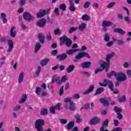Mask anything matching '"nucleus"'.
I'll return each instance as SVG.
<instances>
[{
  "label": "nucleus",
  "instance_id": "1",
  "mask_svg": "<svg viewBox=\"0 0 131 131\" xmlns=\"http://www.w3.org/2000/svg\"><path fill=\"white\" fill-rule=\"evenodd\" d=\"M71 100V97L66 98L64 100V107L65 109H69L71 111H75L76 110V105Z\"/></svg>",
  "mask_w": 131,
  "mask_h": 131
},
{
  "label": "nucleus",
  "instance_id": "2",
  "mask_svg": "<svg viewBox=\"0 0 131 131\" xmlns=\"http://www.w3.org/2000/svg\"><path fill=\"white\" fill-rule=\"evenodd\" d=\"M113 56H114V52L106 55V61L107 62H104L103 64H101L100 66L101 68H103V69H105V72H108L109 66H110V60L112 59Z\"/></svg>",
  "mask_w": 131,
  "mask_h": 131
},
{
  "label": "nucleus",
  "instance_id": "3",
  "mask_svg": "<svg viewBox=\"0 0 131 131\" xmlns=\"http://www.w3.org/2000/svg\"><path fill=\"white\" fill-rule=\"evenodd\" d=\"M59 39L60 40L59 46L61 47L63 45H66L68 48H70V47H71V45H72V40H71V39L67 38V36H64L60 37Z\"/></svg>",
  "mask_w": 131,
  "mask_h": 131
},
{
  "label": "nucleus",
  "instance_id": "4",
  "mask_svg": "<svg viewBox=\"0 0 131 131\" xmlns=\"http://www.w3.org/2000/svg\"><path fill=\"white\" fill-rule=\"evenodd\" d=\"M45 120L38 119L35 122V128L37 129V131H43V128L42 127L45 125Z\"/></svg>",
  "mask_w": 131,
  "mask_h": 131
},
{
  "label": "nucleus",
  "instance_id": "5",
  "mask_svg": "<svg viewBox=\"0 0 131 131\" xmlns=\"http://www.w3.org/2000/svg\"><path fill=\"white\" fill-rule=\"evenodd\" d=\"M113 25V23L112 22L110 21L103 20L102 24L103 31L104 32H107V30H108V27H110V26H112Z\"/></svg>",
  "mask_w": 131,
  "mask_h": 131
},
{
  "label": "nucleus",
  "instance_id": "6",
  "mask_svg": "<svg viewBox=\"0 0 131 131\" xmlns=\"http://www.w3.org/2000/svg\"><path fill=\"white\" fill-rule=\"evenodd\" d=\"M116 79L117 81H125L127 78L126 76H125V74L122 72H119L117 73Z\"/></svg>",
  "mask_w": 131,
  "mask_h": 131
},
{
  "label": "nucleus",
  "instance_id": "7",
  "mask_svg": "<svg viewBox=\"0 0 131 131\" xmlns=\"http://www.w3.org/2000/svg\"><path fill=\"white\" fill-rule=\"evenodd\" d=\"M83 57H86V58H88V59H91V56L89 55V53L86 52H81L78 54V55H76L75 59L76 60H80V59H82Z\"/></svg>",
  "mask_w": 131,
  "mask_h": 131
},
{
  "label": "nucleus",
  "instance_id": "8",
  "mask_svg": "<svg viewBox=\"0 0 131 131\" xmlns=\"http://www.w3.org/2000/svg\"><path fill=\"white\" fill-rule=\"evenodd\" d=\"M23 17L25 20H27V21H33V20H34V17L33 16L31 15L30 13H29L28 12H24Z\"/></svg>",
  "mask_w": 131,
  "mask_h": 131
},
{
  "label": "nucleus",
  "instance_id": "9",
  "mask_svg": "<svg viewBox=\"0 0 131 131\" xmlns=\"http://www.w3.org/2000/svg\"><path fill=\"white\" fill-rule=\"evenodd\" d=\"M47 23V20L45 19H41L38 20L37 23L36 25L38 27L40 28H43L46 26V24Z\"/></svg>",
  "mask_w": 131,
  "mask_h": 131
},
{
  "label": "nucleus",
  "instance_id": "10",
  "mask_svg": "<svg viewBox=\"0 0 131 131\" xmlns=\"http://www.w3.org/2000/svg\"><path fill=\"white\" fill-rule=\"evenodd\" d=\"M103 82L104 83H106V86L108 85L109 89H110V90L113 92V88H114L113 82H112L110 80L107 79H105Z\"/></svg>",
  "mask_w": 131,
  "mask_h": 131
},
{
  "label": "nucleus",
  "instance_id": "11",
  "mask_svg": "<svg viewBox=\"0 0 131 131\" xmlns=\"http://www.w3.org/2000/svg\"><path fill=\"white\" fill-rule=\"evenodd\" d=\"M100 121H101V119L97 117H95L91 120L90 124L95 125V124L100 123Z\"/></svg>",
  "mask_w": 131,
  "mask_h": 131
},
{
  "label": "nucleus",
  "instance_id": "12",
  "mask_svg": "<svg viewBox=\"0 0 131 131\" xmlns=\"http://www.w3.org/2000/svg\"><path fill=\"white\" fill-rule=\"evenodd\" d=\"M68 57L66 53H63L62 54L58 55L56 56V58L58 59L60 61H64Z\"/></svg>",
  "mask_w": 131,
  "mask_h": 131
},
{
  "label": "nucleus",
  "instance_id": "13",
  "mask_svg": "<svg viewBox=\"0 0 131 131\" xmlns=\"http://www.w3.org/2000/svg\"><path fill=\"white\" fill-rule=\"evenodd\" d=\"M13 48H14V42L13 40H9L8 41V49L7 50V52L11 53L13 51Z\"/></svg>",
  "mask_w": 131,
  "mask_h": 131
},
{
  "label": "nucleus",
  "instance_id": "14",
  "mask_svg": "<svg viewBox=\"0 0 131 131\" xmlns=\"http://www.w3.org/2000/svg\"><path fill=\"white\" fill-rule=\"evenodd\" d=\"M79 51V49H70L66 51V54L69 55H73L74 53H76V52H78Z\"/></svg>",
  "mask_w": 131,
  "mask_h": 131
},
{
  "label": "nucleus",
  "instance_id": "15",
  "mask_svg": "<svg viewBox=\"0 0 131 131\" xmlns=\"http://www.w3.org/2000/svg\"><path fill=\"white\" fill-rule=\"evenodd\" d=\"M46 14L47 11L46 10H40V11L36 14L37 18H42V17H43Z\"/></svg>",
  "mask_w": 131,
  "mask_h": 131
},
{
  "label": "nucleus",
  "instance_id": "16",
  "mask_svg": "<svg viewBox=\"0 0 131 131\" xmlns=\"http://www.w3.org/2000/svg\"><path fill=\"white\" fill-rule=\"evenodd\" d=\"M99 101L101 104H103V106L108 107L109 106V101L107 100L106 98H101L99 100Z\"/></svg>",
  "mask_w": 131,
  "mask_h": 131
},
{
  "label": "nucleus",
  "instance_id": "17",
  "mask_svg": "<svg viewBox=\"0 0 131 131\" xmlns=\"http://www.w3.org/2000/svg\"><path fill=\"white\" fill-rule=\"evenodd\" d=\"M82 68L88 69L91 67L92 65V62L90 61L84 62L81 64Z\"/></svg>",
  "mask_w": 131,
  "mask_h": 131
},
{
  "label": "nucleus",
  "instance_id": "18",
  "mask_svg": "<svg viewBox=\"0 0 131 131\" xmlns=\"http://www.w3.org/2000/svg\"><path fill=\"white\" fill-rule=\"evenodd\" d=\"M94 89L95 87L94 86V85H90L89 86V88L86 91L83 92V95H88V94H90V93H92V92H93Z\"/></svg>",
  "mask_w": 131,
  "mask_h": 131
},
{
  "label": "nucleus",
  "instance_id": "19",
  "mask_svg": "<svg viewBox=\"0 0 131 131\" xmlns=\"http://www.w3.org/2000/svg\"><path fill=\"white\" fill-rule=\"evenodd\" d=\"M74 69H75V66L74 64H70L67 69V73H71L72 71H74Z\"/></svg>",
  "mask_w": 131,
  "mask_h": 131
},
{
  "label": "nucleus",
  "instance_id": "20",
  "mask_svg": "<svg viewBox=\"0 0 131 131\" xmlns=\"http://www.w3.org/2000/svg\"><path fill=\"white\" fill-rule=\"evenodd\" d=\"M114 32L120 33V34H122V35H124V34H125V32H124L122 29L118 28L114 29Z\"/></svg>",
  "mask_w": 131,
  "mask_h": 131
},
{
  "label": "nucleus",
  "instance_id": "21",
  "mask_svg": "<svg viewBox=\"0 0 131 131\" xmlns=\"http://www.w3.org/2000/svg\"><path fill=\"white\" fill-rule=\"evenodd\" d=\"M69 10L71 11V12H75L76 10L75 6H74V4L72 2V0H70Z\"/></svg>",
  "mask_w": 131,
  "mask_h": 131
},
{
  "label": "nucleus",
  "instance_id": "22",
  "mask_svg": "<svg viewBox=\"0 0 131 131\" xmlns=\"http://www.w3.org/2000/svg\"><path fill=\"white\" fill-rule=\"evenodd\" d=\"M24 79V72H21L18 76V83H22Z\"/></svg>",
  "mask_w": 131,
  "mask_h": 131
},
{
  "label": "nucleus",
  "instance_id": "23",
  "mask_svg": "<svg viewBox=\"0 0 131 131\" xmlns=\"http://www.w3.org/2000/svg\"><path fill=\"white\" fill-rule=\"evenodd\" d=\"M16 29V27H12L10 30V36L11 37H15L16 36V34L17 32L15 30Z\"/></svg>",
  "mask_w": 131,
  "mask_h": 131
},
{
  "label": "nucleus",
  "instance_id": "24",
  "mask_svg": "<svg viewBox=\"0 0 131 131\" xmlns=\"http://www.w3.org/2000/svg\"><path fill=\"white\" fill-rule=\"evenodd\" d=\"M6 17H7V15H6V13H2L1 14V18L2 19V21L4 24H6V23L8 22V19H7V18H6Z\"/></svg>",
  "mask_w": 131,
  "mask_h": 131
},
{
  "label": "nucleus",
  "instance_id": "25",
  "mask_svg": "<svg viewBox=\"0 0 131 131\" xmlns=\"http://www.w3.org/2000/svg\"><path fill=\"white\" fill-rule=\"evenodd\" d=\"M49 61H50V59L47 58H45L41 61V62H40V65H41V66H46V65H48V63H49Z\"/></svg>",
  "mask_w": 131,
  "mask_h": 131
},
{
  "label": "nucleus",
  "instance_id": "26",
  "mask_svg": "<svg viewBox=\"0 0 131 131\" xmlns=\"http://www.w3.org/2000/svg\"><path fill=\"white\" fill-rule=\"evenodd\" d=\"M40 48H41V45H40V43H37L35 45L34 53H37V52H38V51L40 50Z\"/></svg>",
  "mask_w": 131,
  "mask_h": 131
},
{
  "label": "nucleus",
  "instance_id": "27",
  "mask_svg": "<svg viewBox=\"0 0 131 131\" xmlns=\"http://www.w3.org/2000/svg\"><path fill=\"white\" fill-rule=\"evenodd\" d=\"M38 37L39 38V40L41 43H43L45 42V36L42 34H39L38 35Z\"/></svg>",
  "mask_w": 131,
  "mask_h": 131
},
{
  "label": "nucleus",
  "instance_id": "28",
  "mask_svg": "<svg viewBox=\"0 0 131 131\" xmlns=\"http://www.w3.org/2000/svg\"><path fill=\"white\" fill-rule=\"evenodd\" d=\"M85 27H86V24L85 23H82L79 25L78 29L80 31H83L85 29Z\"/></svg>",
  "mask_w": 131,
  "mask_h": 131
},
{
  "label": "nucleus",
  "instance_id": "29",
  "mask_svg": "<svg viewBox=\"0 0 131 131\" xmlns=\"http://www.w3.org/2000/svg\"><path fill=\"white\" fill-rule=\"evenodd\" d=\"M113 40H114V41H116L117 45H119V46H122V45H124V41L122 40L117 39L115 38L114 37L113 38Z\"/></svg>",
  "mask_w": 131,
  "mask_h": 131
},
{
  "label": "nucleus",
  "instance_id": "30",
  "mask_svg": "<svg viewBox=\"0 0 131 131\" xmlns=\"http://www.w3.org/2000/svg\"><path fill=\"white\" fill-rule=\"evenodd\" d=\"M27 99V95L26 94H24L22 97L20 99V101H19V104H23V103H24V102H25V101H26Z\"/></svg>",
  "mask_w": 131,
  "mask_h": 131
},
{
  "label": "nucleus",
  "instance_id": "31",
  "mask_svg": "<svg viewBox=\"0 0 131 131\" xmlns=\"http://www.w3.org/2000/svg\"><path fill=\"white\" fill-rule=\"evenodd\" d=\"M81 19L84 21H90L91 20V17L87 14H84L81 17Z\"/></svg>",
  "mask_w": 131,
  "mask_h": 131
},
{
  "label": "nucleus",
  "instance_id": "32",
  "mask_svg": "<svg viewBox=\"0 0 131 131\" xmlns=\"http://www.w3.org/2000/svg\"><path fill=\"white\" fill-rule=\"evenodd\" d=\"M74 126V123H73V121L70 122L67 126V129L70 130L71 129V128H72V127H73Z\"/></svg>",
  "mask_w": 131,
  "mask_h": 131
},
{
  "label": "nucleus",
  "instance_id": "33",
  "mask_svg": "<svg viewBox=\"0 0 131 131\" xmlns=\"http://www.w3.org/2000/svg\"><path fill=\"white\" fill-rule=\"evenodd\" d=\"M104 92V88H99L96 90L95 95H100L102 94Z\"/></svg>",
  "mask_w": 131,
  "mask_h": 131
},
{
  "label": "nucleus",
  "instance_id": "34",
  "mask_svg": "<svg viewBox=\"0 0 131 131\" xmlns=\"http://www.w3.org/2000/svg\"><path fill=\"white\" fill-rule=\"evenodd\" d=\"M78 29V28L72 27L69 30V33L70 34H71V33H73V32H74V31H76V30H77Z\"/></svg>",
  "mask_w": 131,
  "mask_h": 131
},
{
  "label": "nucleus",
  "instance_id": "35",
  "mask_svg": "<svg viewBox=\"0 0 131 131\" xmlns=\"http://www.w3.org/2000/svg\"><path fill=\"white\" fill-rule=\"evenodd\" d=\"M116 72H115V71H112L111 73L107 74V77H111V76H115V77H116V75H117Z\"/></svg>",
  "mask_w": 131,
  "mask_h": 131
},
{
  "label": "nucleus",
  "instance_id": "36",
  "mask_svg": "<svg viewBox=\"0 0 131 131\" xmlns=\"http://www.w3.org/2000/svg\"><path fill=\"white\" fill-rule=\"evenodd\" d=\"M41 71V68H40V67H38L37 68V70L35 72V76L37 77H38V76H39V73H40Z\"/></svg>",
  "mask_w": 131,
  "mask_h": 131
},
{
  "label": "nucleus",
  "instance_id": "37",
  "mask_svg": "<svg viewBox=\"0 0 131 131\" xmlns=\"http://www.w3.org/2000/svg\"><path fill=\"white\" fill-rule=\"evenodd\" d=\"M75 117L77 123H80V122H81V118H80V116L79 115H76Z\"/></svg>",
  "mask_w": 131,
  "mask_h": 131
},
{
  "label": "nucleus",
  "instance_id": "38",
  "mask_svg": "<svg viewBox=\"0 0 131 131\" xmlns=\"http://www.w3.org/2000/svg\"><path fill=\"white\" fill-rule=\"evenodd\" d=\"M60 77H57L56 76H54L52 79V83H54L55 81L57 82L58 80H60Z\"/></svg>",
  "mask_w": 131,
  "mask_h": 131
},
{
  "label": "nucleus",
  "instance_id": "39",
  "mask_svg": "<svg viewBox=\"0 0 131 131\" xmlns=\"http://www.w3.org/2000/svg\"><path fill=\"white\" fill-rule=\"evenodd\" d=\"M104 40L105 41H109L110 40V35L108 33H105L104 34Z\"/></svg>",
  "mask_w": 131,
  "mask_h": 131
},
{
  "label": "nucleus",
  "instance_id": "40",
  "mask_svg": "<svg viewBox=\"0 0 131 131\" xmlns=\"http://www.w3.org/2000/svg\"><path fill=\"white\" fill-rule=\"evenodd\" d=\"M108 123H109V121H108V119L105 120L102 123V125L101 127H103V128H105V127L107 126V125H108Z\"/></svg>",
  "mask_w": 131,
  "mask_h": 131
},
{
  "label": "nucleus",
  "instance_id": "41",
  "mask_svg": "<svg viewBox=\"0 0 131 131\" xmlns=\"http://www.w3.org/2000/svg\"><path fill=\"white\" fill-rule=\"evenodd\" d=\"M114 110L116 113H120L122 111L121 108H118L117 106H115Z\"/></svg>",
  "mask_w": 131,
  "mask_h": 131
},
{
  "label": "nucleus",
  "instance_id": "42",
  "mask_svg": "<svg viewBox=\"0 0 131 131\" xmlns=\"http://www.w3.org/2000/svg\"><path fill=\"white\" fill-rule=\"evenodd\" d=\"M126 98L125 96H123L122 97L118 99V102L120 103H122V102H125Z\"/></svg>",
  "mask_w": 131,
  "mask_h": 131
},
{
  "label": "nucleus",
  "instance_id": "43",
  "mask_svg": "<svg viewBox=\"0 0 131 131\" xmlns=\"http://www.w3.org/2000/svg\"><path fill=\"white\" fill-rule=\"evenodd\" d=\"M40 114L41 115H47V114H48V110L46 108L41 110Z\"/></svg>",
  "mask_w": 131,
  "mask_h": 131
},
{
  "label": "nucleus",
  "instance_id": "44",
  "mask_svg": "<svg viewBox=\"0 0 131 131\" xmlns=\"http://www.w3.org/2000/svg\"><path fill=\"white\" fill-rule=\"evenodd\" d=\"M55 110H56V108H54V106H51L50 108V113H51V114H56Z\"/></svg>",
  "mask_w": 131,
  "mask_h": 131
},
{
  "label": "nucleus",
  "instance_id": "45",
  "mask_svg": "<svg viewBox=\"0 0 131 131\" xmlns=\"http://www.w3.org/2000/svg\"><path fill=\"white\" fill-rule=\"evenodd\" d=\"M54 33L55 35H60L61 34V31H60V29H57L54 30Z\"/></svg>",
  "mask_w": 131,
  "mask_h": 131
},
{
  "label": "nucleus",
  "instance_id": "46",
  "mask_svg": "<svg viewBox=\"0 0 131 131\" xmlns=\"http://www.w3.org/2000/svg\"><path fill=\"white\" fill-rule=\"evenodd\" d=\"M59 9L62 11H65L66 10V5L64 4L59 5Z\"/></svg>",
  "mask_w": 131,
  "mask_h": 131
},
{
  "label": "nucleus",
  "instance_id": "47",
  "mask_svg": "<svg viewBox=\"0 0 131 131\" xmlns=\"http://www.w3.org/2000/svg\"><path fill=\"white\" fill-rule=\"evenodd\" d=\"M20 27H21V29H23V30H25V29H27V27L22 21H21Z\"/></svg>",
  "mask_w": 131,
  "mask_h": 131
},
{
  "label": "nucleus",
  "instance_id": "48",
  "mask_svg": "<svg viewBox=\"0 0 131 131\" xmlns=\"http://www.w3.org/2000/svg\"><path fill=\"white\" fill-rule=\"evenodd\" d=\"M40 92H41V88L37 87L36 90V94L38 95L39 96Z\"/></svg>",
  "mask_w": 131,
  "mask_h": 131
},
{
  "label": "nucleus",
  "instance_id": "49",
  "mask_svg": "<svg viewBox=\"0 0 131 131\" xmlns=\"http://www.w3.org/2000/svg\"><path fill=\"white\" fill-rule=\"evenodd\" d=\"M55 109H56V110H60V108L61 107V103H57L55 106H54Z\"/></svg>",
  "mask_w": 131,
  "mask_h": 131
},
{
  "label": "nucleus",
  "instance_id": "50",
  "mask_svg": "<svg viewBox=\"0 0 131 131\" xmlns=\"http://www.w3.org/2000/svg\"><path fill=\"white\" fill-rule=\"evenodd\" d=\"M59 121L61 124H66L67 123V120L63 119H59Z\"/></svg>",
  "mask_w": 131,
  "mask_h": 131
},
{
  "label": "nucleus",
  "instance_id": "51",
  "mask_svg": "<svg viewBox=\"0 0 131 131\" xmlns=\"http://www.w3.org/2000/svg\"><path fill=\"white\" fill-rule=\"evenodd\" d=\"M102 68V69L100 68L96 69L95 71V74H97V73H99V72H101V71H103V70L105 69H103V68Z\"/></svg>",
  "mask_w": 131,
  "mask_h": 131
},
{
  "label": "nucleus",
  "instance_id": "52",
  "mask_svg": "<svg viewBox=\"0 0 131 131\" xmlns=\"http://www.w3.org/2000/svg\"><path fill=\"white\" fill-rule=\"evenodd\" d=\"M26 4V0H20L19 2V6H24Z\"/></svg>",
  "mask_w": 131,
  "mask_h": 131
},
{
  "label": "nucleus",
  "instance_id": "53",
  "mask_svg": "<svg viewBox=\"0 0 131 131\" xmlns=\"http://www.w3.org/2000/svg\"><path fill=\"white\" fill-rule=\"evenodd\" d=\"M79 98H80V97L79 96V94H74L73 96V99H75V100H78Z\"/></svg>",
  "mask_w": 131,
  "mask_h": 131
},
{
  "label": "nucleus",
  "instance_id": "54",
  "mask_svg": "<svg viewBox=\"0 0 131 131\" xmlns=\"http://www.w3.org/2000/svg\"><path fill=\"white\" fill-rule=\"evenodd\" d=\"M64 94V86H62L59 90V96H62Z\"/></svg>",
  "mask_w": 131,
  "mask_h": 131
},
{
  "label": "nucleus",
  "instance_id": "55",
  "mask_svg": "<svg viewBox=\"0 0 131 131\" xmlns=\"http://www.w3.org/2000/svg\"><path fill=\"white\" fill-rule=\"evenodd\" d=\"M66 80H68V78L67 77V76H63L61 78V81L62 82H65Z\"/></svg>",
  "mask_w": 131,
  "mask_h": 131
},
{
  "label": "nucleus",
  "instance_id": "56",
  "mask_svg": "<svg viewBox=\"0 0 131 131\" xmlns=\"http://www.w3.org/2000/svg\"><path fill=\"white\" fill-rule=\"evenodd\" d=\"M47 39L48 40H51L52 39V36L51 35V32H48V34L47 36Z\"/></svg>",
  "mask_w": 131,
  "mask_h": 131
},
{
  "label": "nucleus",
  "instance_id": "57",
  "mask_svg": "<svg viewBox=\"0 0 131 131\" xmlns=\"http://www.w3.org/2000/svg\"><path fill=\"white\" fill-rule=\"evenodd\" d=\"M20 108L21 106L18 104L13 108V110L14 111H18V110H20Z\"/></svg>",
  "mask_w": 131,
  "mask_h": 131
},
{
  "label": "nucleus",
  "instance_id": "58",
  "mask_svg": "<svg viewBox=\"0 0 131 131\" xmlns=\"http://www.w3.org/2000/svg\"><path fill=\"white\" fill-rule=\"evenodd\" d=\"M124 20L127 23H130V18L128 16H125Z\"/></svg>",
  "mask_w": 131,
  "mask_h": 131
},
{
  "label": "nucleus",
  "instance_id": "59",
  "mask_svg": "<svg viewBox=\"0 0 131 131\" xmlns=\"http://www.w3.org/2000/svg\"><path fill=\"white\" fill-rule=\"evenodd\" d=\"M90 5H91V3H90V2H86L84 5V9H88V8L90 7Z\"/></svg>",
  "mask_w": 131,
  "mask_h": 131
},
{
  "label": "nucleus",
  "instance_id": "60",
  "mask_svg": "<svg viewBox=\"0 0 131 131\" xmlns=\"http://www.w3.org/2000/svg\"><path fill=\"white\" fill-rule=\"evenodd\" d=\"M82 74L83 75H84L85 76H86V77H89V76H90V73H89L86 71L83 72Z\"/></svg>",
  "mask_w": 131,
  "mask_h": 131
},
{
  "label": "nucleus",
  "instance_id": "61",
  "mask_svg": "<svg viewBox=\"0 0 131 131\" xmlns=\"http://www.w3.org/2000/svg\"><path fill=\"white\" fill-rule=\"evenodd\" d=\"M117 119H122V114H120V113H117Z\"/></svg>",
  "mask_w": 131,
  "mask_h": 131
},
{
  "label": "nucleus",
  "instance_id": "62",
  "mask_svg": "<svg viewBox=\"0 0 131 131\" xmlns=\"http://www.w3.org/2000/svg\"><path fill=\"white\" fill-rule=\"evenodd\" d=\"M112 131H122V129L121 127L114 128Z\"/></svg>",
  "mask_w": 131,
  "mask_h": 131
},
{
  "label": "nucleus",
  "instance_id": "63",
  "mask_svg": "<svg viewBox=\"0 0 131 131\" xmlns=\"http://www.w3.org/2000/svg\"><path fill=\"white\" fill-rule=\"evenodd\" d=\"M126 73L128 77H129V78H131V70H127Z\"/></svg>",
  "mask_w": 131,
  "mask_h": 131
},
{
  "label": "nucleus",
  "instance_id": "64",
  "mask_svg": "<svg viewBox=\"0 0 131 131\" xmlns=\"http://www.w3.org/2000/svg\"><path fill=\"white\" fill-rule=\"evenodd\" d=\"M84 108L85 109V110H89V108H90V103H88L84 105Z\"/></svg>",
  "mask_w": 131,
  "mask_h": 131
}]
</instances>
